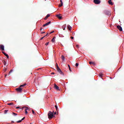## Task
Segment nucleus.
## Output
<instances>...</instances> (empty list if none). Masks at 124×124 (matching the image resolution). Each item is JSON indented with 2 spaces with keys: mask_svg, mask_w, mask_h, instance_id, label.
<instances>
[{
  "mask_svg": "<svg viewBox=\"0 0 124 124\" xmlns=\"http://www.w3.org/2000/svg\"><path fill=\"white\" fill-rule=\"evenodd\" d=\"M42 30V29H40V31H41Z\"/></svg>",
  "mask_w": 124,
  "mask_h": 124,
  "instance_id": "45",
  "label": "nucleus"
},
{
  "mask_svg": "<svg viewBox=\"0 0 124 124\" xmlns=\"http://www.w3.org/2000/svg\"><path fill=\"white\" fill-rule=\"evenodd\" d=\"M2 54H3V55H4V56H5L7 59L9 58L8 55L6 54V53H5L4 52L2 51Z\"/></svg>",
  "mask_w": 124,
  "mask_h": 124,
  "instance_id": "12",
  "label": "nucleus"
},
{
  "mask_svg": "<svg viewBox=\"0 0 124 124\" xmlns=\"http://www.w3.org/2000/svg\"><path fill=\"white\" fill-rule=\"evenodd\" d=\"M56 17L60 20L62 19V16H61L60 14L56 15Z\"/></svg>",
  "mask_w": 124,
  "mask_h": 124,
  "instance_id": "10",
  "label": "nucleus"
},
{
  "mask_svg": "<svg viewBox=\"0 0 124 124\" xmlns=\"http://www.w3.org/2000/svg\"><path fill=\"white\" fill-rule=\"evenodd\" d=\"M51 23L50 21H49L46 23H45V24H43V25H42V27H46L48 25H49V24H50Z\"/></svg>",
  "mask_w": 124,
  "mask_h": 124,
  "instance_id": "8",
  "label": "nucleus"
},
{
  "mask_svg": "<svg viewBox=\"0 0 124 124\" xmlns=\"http://www.w3.org/2000/svg\"><path fill=\"white\" fill-rule=\"evenodd\" d=\"M7 76V75H5V77H6V76Z\"/></svg>",
  "mask_w": 124,
  "mask_h": 124,
  "instance_id": "43",
  "label": "nucleus"
},
{
  "mask_svg": "<svg viewBox=\"0 0 124 124\" xmlns=\"http://www.w3.org/2000/svg\"><path fill=\"white\" fill-rule=\"evenodd\" d=\"M7 112H8V110H4V114H6V113H7Z\"/></svg>",
  "mask_w": 124,
  "mask_h": 124,
  "instance_id": "24",
  "label": "nucleus"
},
{
  "mask_svg": "<svg viewBox=\"0 0 124 124\" xmlns=\"http://www.w3.org/2000/svg\"><path fill=\"white\" fill-rule=\"evenodd\" d=\"M53 112H54V111L51 112L50 111L49 112H48V114H47L48 119H52V118H53V117L54 115L53 114Z\"/></svg>",
  "mask_w": 124,
  "mask_h": 124,
  "instance_id": "2",
  "label": "nucleus"
},
{
  "mask_svg": "<svg viewBox=\"0 0 124 124\" xmlns=\"http://www.w3.org/2000/svg\"><path fill=\"white\" fill-rule=\"evenodd\" d=\"M16 109H21V108L20 107H16Z\"/></svg>",
  "mask_w": 124,
  "mask_h": 124,
  "instance_id": "29",
  "label": "nucleus"
},
{
  "mask_svg": "<svg viewBox=\"0 0 124 124\" xmlns=\"http://www.w3.org/2000/svg\"><path fill=\"white\" fill-rule=\"evenodd\" d=\"M0 48L1 51H4V46H3V45H0Z\"/></svg>",
  "mask_w": 124,
  "mask_h": 124,
  "instance_id": "11",
  "label": "nucleus"
},
{
  "mask_svg": "<svg viewBox=\"0 0 124 124\" xmlns=\"http://www.w3.org/2000/svg\"><path fill=\"white\" fill-rule=\"evenodd\" d=\"M117 29L119 30V31H122V27H121V26L120 25L117 26Z\"/></svg>",
  "mask_w": 124,
  "mask_h": 124,
  "instance_id": "9",
  "label": "nucleus"
},
{
  "mask_svg": "<svg viewBox=\"0 0 124 124\" xmlns=\"http://www.w3.org/2000/svg\"><path fill=\"white\" fill-rule=\"evenodd\" d=\"M60 2H61V4L59 5V7H62V0H60Z\"/></svg>",
  "mask_w": 124,
  "mask_h": 124,
  "instance_id": "19",
  "label": "nucleus"
},
{
  "mask_svg": "<svg viewBox=\"0 0 124 124\" xmlns=\"http://www.w3.org/2000/svg\"><path fill=\"white\" fill-rule=\"evenodd\" d=\"M54 89H55L57 91H60V89L59 88V86H58L56 84H54Z\"/></svg>",
  "mask_w": 124,
  "mask_h": 124,
  "instance_id": "7",
  "label": "nucleus"
},
{
  "mask_svg": "<svg viewBox=\"0 0 124 124\" xmlns=\"http://www.w3.org/2000/svg\"><path fill=\"white\" fill-rule=\"evenodd\" d=\"M61 59H62V60L64 61V57L63 56V55H62V56H61Z\"/></svg>",
  "mask_w": 124,
  "mask_h": 124,
  "instance_id": "21",
  "label": "nucleus"
},
{
  "mask_svg": "<svg viewBox=\"0 0 124 124\" xmlns=\"http://www.w3.org/2000/svg\"><path fill=\"white\" fill-rule=\"evenodd\" d=\"M77 48H78V45L76 46Z\"/></svg>",
  "mask_w": 124,
  "mask_h": 124,
  "instance_id": "39",
  "label": "nucleus"
},
{
  "mask_svg": "<svg viewBox=\"0 0 124 124\" xmlns=\"http://www.w3.org/2000/svg\"><path fill=\"white\" fill-rule=\"evenodd\" d=\"M53 33H54V31H52L50 32L49 34H52Z\"/></svg>",
  "mask_w": 124,
  "mask_h": 124,
  "instance_id": "35",
  "label": "nucleus"
},
{
  "mask_svg": "<svg viewBox=\"0 0 124 124\" xmlns=\"http://www.w3.org/2000/svg\"><path fill=\"white\" fill-rule=\"evenodd\" d=\"M56 67H57V71H58V72H59L60 74L62 75V70H61V69H60V68L58 66V64L56 63Z\"/></svg>",
  "mask_w": 124,
  "mask_h": 124,
  "instance_id": "3",
  "label": "nucleus"
},
{
  "mask_svg": "<svg viewBox=\"0 0 124 124\" xmlns=\"http://www.w3.org/2000/svg\"><path fill=\"white\" fill-rule=\"evenodd\" d=\"M104 13L105 14H106V15L107 16H110V12L109 11H107V10H105L104 11Z\"/></svg>",
  "mask_w": 124,
  "mask_h": 124,
  "instance_id": "5",
  "label": "nucleus"
},
{
  "mask_svg": "<svg viewBox=\"0 0 124 124\" xmlns=\"http://www.w3.org/2000/svg\"><path fill=\"white\" fill-rule=\"evenodd\" d=\"M31 112L32 113V114L34 115V111L33 110H31Z\"/></svg>",
  "mask_w": 124,
  "mask_h": 124,
  "instance_id": "30",
  "label": "nucleus"
},
{
  "mask_svg": "<svg viewBox=\"0 0 124 124\" xmlns=\"http://www.w3.org/2000/svg\"><path fill=\"white\" fill-rule=\"evenodd\" d=\"M99 76H100V77H101V78L103 77V74H100L99 75Z\"/></svg>",
  "mask_w": 124,
  "mask_h": 124,
  "instance_id": "27",
  "label": "nucleus"
},
{
  "mask_svg": "<svg viewBox=\"0 0 124 124\" xmlns=\"http://www.w3.org/2000/svg\"><path fill=\"white\" fill-rule=\"evenodd\" d=\"M26 85L27 84L26 83L20 85V87H19V88H16V91L19 93H22V92H23V88L22 87H25Z\"/></svg>",
  "mask_w": 124,
  "mask_h": 124,
  "instance_id": "1",
  "label": "nucleus"
},
{
  "mask_svg": "<svg viewBox=\"0 0 124 124\" xmlns=\"http://www.w3.org/2000/svg\"><path fill=\"white\" fill-rule=\"evenodd\" d=\"M71 39H74V37H73V36L71 37Z\"/></svg>",
  "mask_w": 124,
  "mask_h": 124,
  "instance_id": "37",
  "label": "nucleus"
},
{
  "mask_svg": "<svg viewBox=\"0 0 124 124\" xmlns=\"http://www.w3.org/2000/svg\"><path fill=\"white\" fill-rule=\"evenodd\" d=\"M67 27H68V29H69V31H72V27L69 25H68V26H67Z\"/></svg>",
  "mask_w": 124,
  "mask_h": 124,
  "instance_id": "15",
  "label": "nucleus"
},
{
  "mask_svg": "<svg viewBox=\"0 0 124 124\" xmlns=\"http://www.w3.org/2000/svg\"><path fill=\"white\" fill-rule=\"evenodd\" d=\"M25 119V117H23V118H22V119L20 121H18L16 122L17 123H20L21 122H22V121L24 120Z\"/></svg>",
  "mask_w": 124,
  "mask_h": 124,
  "instance_id": "16",
  "label": "nucleus"
},
{
  "mask_svg": "<svg viewBox=\"0 0 124 124\" xmlns=\"http://www.w3.org/2000/svg\"><path fill=\"white\" fill-rule=\"evenodd\" d=\"M66 1H68V0H65Z\"/></svg>",
  "mask_w": 124,
  "mask_h": 124,
  "instance_id": "44",
  "label": "nucleus"
},
{
  "mask_svg": "<svg viewBox=\"0 0 124 124\" xmlns=\"http://www.w3.org/2000/svg\"><path fill=\"white\" fill-rule=\"evenodd\" d=\"M30 124H32L31 123Z\"/></svg>",
  "mask_w": 124,
  "mask_h": 124,
  "instance_id": "46",
  "label": "nucleus"
},
{
  "mask_svg": "<svg viewBox=\"0 0 124 124\" xmlns=\"http://www.w3.org/2000/svg\"><path fill=\"white\" fill-rule=\"evenodd\" d=\"M55 108H56V110H58V107L57 106H55Z\"/></svg>",
  "mask_w": 124,
  "mask_h": 124,
  "instance_id": "26",
  "label": "nucleus"
},
{
  "mask_svg": "<svg viewBox=\"0 0 124 124\" xmlns=\"http://www.w3.org/2000/svg\"><path fill=\"white\" fill-rule=\"evenodd\" d=\"M79 65V64H78V63H76V67H78V65Z\"/></svg>",
  "mask_w": 124,
  "mask_h": 124,
  "instance_id": "23",
  "label": "nucleus"
},
{
  "mask_svg": "<svg viewBox=\"0 0 124 124\" xmlns=\"http://www.w3.org/2000/svg\"><path fill=\"white\" fill-rule=\"evenodd\" d=\"M24 109H25V114H28L27 110H29V108L27 107H23L21 109L23 110Z\"/></svg>",
  "mask_w": 124,
  "mask_h": 124,
  "instance_id": "4",
  "label": "nucleus"
},
{
  "mask_svg": "<svg viewBox=\"0 0 124 124\" xmlns=\"http://www.w3.org/2000/svg\"><path fill=\"white\" fill-rule=\"evenodd\" d=\"M108 2L109 5H113V3H112V1H111V0H108Z\"/></svg>",
  "mask_w": 124,
  "mask_h": 124,
  "instance_id": "13",
  "label": "nucleus"
},
{
  "mask_svg": "<svg viewBox=\"0 0 124 124\" xmlns=\"http://www.w3.org/2000/svg\"><path fill=\"white\" fill-rule=\"evenodd\" d=\"M54 74H55L54 73H51V75H54Z\"/></svg>",
  "mask_w": 124,
  "mask_h": 124,
  "instance_id": "41",
  "label": "nucleus"
},
{
  "mask_svg": "<svg viewBox=\"0 0 124 124\" xmlns=\"http://www.w3.org/2000/svg\"><path fill=\"white\" fill-rule=\"evenodd\" d=\"M8 105H13V103H10L8 104Z\"/></svg>",
  "mask_w": 124,
  "mask_h": 124,
  "instance_id": "28",
  "label": "nucleus"
},
{
  "mask_svg": "<svg viewBox=\"0 0 124 124\" xmlns=\"http://www.w3.org/2000/svg\"><path fill=\"white\" fill-rule=\"evenodd\" d=\"M53 115H56V112H53Z\"/></svg>",
  "mask_w": 124,
  "mask_h": 124,
  "instance_id": "38",
  "label": "nucleus"
},
{
  "mask_svg": "<svg viewBox=\"0 0 124 124\" xmlns=\"http://www.w3.org/2000/svg\"><path fill=\"white\" fill-rule=\"evenodd\" d=\"M49 16H50V15L48 14L46 16H45V17H44V20H46L47 19V18H48V17H49Z\"/></svg>",
  "mask_w": 124,
  "mask_h": 124,
  "instance_id": "14",
  "label": "nucleus"
},
{
  "mask_svg": "<svg viewBox=\"0 0 124 124\" xmlns=\"http://www.w3.org/2000/svg\"><path fill=\"white\" fill-rule=\"evenodd\" d=\"M6 70H7L6 68L4 69V72L6 71Z\"/></svg>",
  "mask_w": 124,
  "mask_h": 124,
  "instance_id": "40",
  "label": "nucleus"
},
{
  "mask_svg": "<svg viewBox=\"0 0 124 124\" xmlns=\"http://www.w3.org/2000/svg\"><path fill=\"white\" fill-rule=\"evenodd\" d=\"M101 3L100 0H94V3L96 4H99Z\"/></svg>",
  "mask_w": 124,
  "mask_h": 124,
  "instance_id": "6",
  "label": "nucleus"
},
{
  "mask_svg": "<svg viewBox=\"0 0 124 124\" xmlns=\"http://www.w3.org/2000/svg\"><path fill=\"white\" fill-rule=\"evenodd\" d=\"M3 65H6V62L5 61H3Z\"/></svg>",
  "mask_w": 124,
  "mask_h": 124,
  "instance_id": "22",
  "label": "nucleus"
},
{
  "mask_svg": "<svg viewBox=\"0 0 124 124\" xmlns=\"http://www.w3.org/2000/svg\"><path fill=\"white\" fill-rule=\"evenodd\" d=\"M63 28H64V29H63V30L64 31V30H65V25L63 26Z\"/></svg>",
  "mask_w": 124,
  "mask_h": 124,
  "instance_id": "33",
  "label": "nucleus"
},
{
  "mask_svg": "<svg viewBox=\"0 0 124 124\" xmlns=\"http://www.w3.org/2000/svg\"><path fill=\"white\" fill-rule=\"evenodd\" d=\"M48 35V33H47L46 34V35H45V36H47Z\"/></svg>",
  "mask_w": 124,
  "mask_h": 124,
  "instance_id": "42",
  "label": "nucleus"
},
{
  "mask_svg": "<svg viewBox=\"0 0 124 124\" xmlns=\"http://www.w3.org/2000/svg\"><path fill=\"white\" fill-rule=\"evenodd\" d=\"M44 37H45V36L41 37V38H40V40H42V39H43V38H44Z\"/></svg>",
  "mask_w": 124,
  "mask_h": 124,
  "instance_id": "31",
  "label": "nucleus"
},
{
  "mask_svg": "<svg viewBox=\"0 0 124 124\" xmlns=\"http://www.w3.org/2000/svg\"><path fill=\"white\" fill-rule=\"evenodd\" d=\"M89 64L90 65H95V62H89Z\"/></svg>",
  "mask_w": 124,
  "mask_h": 124,
  "instance_id": "18",
  "label": "nucleus"
},
{
  "mask_svg": "<svg viewBox=\"0 0 124 124\" xmlns=\"http://www.w3.org/2000/svg\"><path fill=\"white\" fill-rule=\"evenodd\" d=\"M45 33V32H44V31L41 32V34H44V33Z\"/></svg>",
  "mask_w": 124,
  "mask_h": 124,
  "instance_id": "36",
  "label": "nucleus"
},
{
  "mask_svg": "<svg viewBox=\"0 0 124 124\" xmlns=\"http://www.w3.org/2000/svg\"><path fill=\"white\" fill-rule=\"evenodd\" d=\"M48 44H49V42H47L45 43V46H47V45H48Z\"/></svg>",
  "mask_w": 124,
  "mask_h": 124,
  "instance_id": "32",
  "label": "nucleus"
},
{
  "mask_svg": "<svg viewBox=\"0 0 124 124\" xmlns=\"http://www.w3.org/2000/svg\"><path fill=\"white\" fill-rule=\"evenodd\" d=\"M11 72H12V70H10V71H9L8 75L10 74V73H11Z\"/></svg>",
  "mask_w": 124,
  "mask_h": 124,
  "instance_id": "34",
  "label": "nucleus"
},
{
  "mask_svg": "<svg viewBox=\"0 0 124 124\" xmlns=\"http://www.w3.org/2000/svg\"><path fill=\"white\" fill-rule=\"evenodd\" d=\"M68 67H69V70H70V72H72V69H71V67L70 66V65H68Z\"/></svg>",
  "mask_w": 124,
  "mask_h": 124,
  "instance_id": "20",
  "label": "nucleus"
},
{
  "mask_svg": "<svg viewBox=\"0 0 124 124\" xmlns=\"http://www.w3.org/2000/svg\"><path fill=\"white\" fill-rule=\"evenodd\" d=\"M12 114L14 116H17V114L15 113V112L12 113Z\"/></svg>",
  "mask_w": 124,
  "mask_h": 124,
  "instance_id": "25",
  "label": "nucleus"
},
{
  "mask_svg": "<svg viewBox=\"0 0 124 124\" xmlns=\"http://www.w3.org/2000/svg\"><path fill=\"white\" fill-rule=\"evenodd\" d=\"M55 39H56V37H54L53 38H52V40H51V41L53 43L55 42Z\"/></svg>",
  "mask_w": 124,
  "mask_h": 124,
  "instance_id": "17",
  "label": "nucleus"
}]
</instances>
